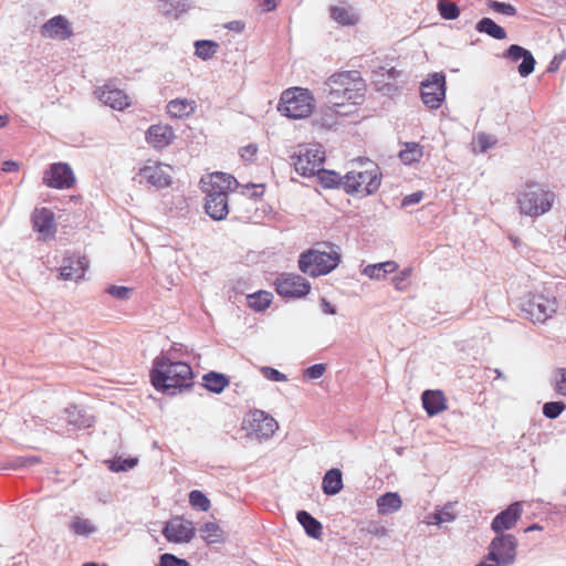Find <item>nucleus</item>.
Returning a JSON list of instances; mask_svg holds the SVG:
<instances>
[{"instance_id": "nucleus-8", "label": "nucleus", "mask_w": 566, "mask_h": 566, "mask_svg": "<svg viewBox=\"0 0 566 566\" xmlns=\"http://www.w3.org/2000/svg\"><path fill=\"white\" fill-rule=\"evenodd\" d=\"M522 310L533 322L544 323L556 313L557 301L554 296L533 293L523 303Z\"/></svg>"}, {"instance_id": "nucleus-22", "label": "nucleus", "mask_w": 566, "mask_h": 566, "mask_svg": "<svg viewBox=\"0 0 566 566\" xmlns=\"http://www.w3.org/2000/svg\"><path fill=\"white\" fill-rule=\"evenodd\" d=\"M174 138L175 133L168 125H151L146 133V140L157 149L167 147Z\"/></svg>"}, {"instance_id": "nucleus-58", "label": "nucleus", "mask_w": 566, "mask_h": 566, "mask_svg": "<svg viewBox=\"0 0 566 566\" xmlns=\"http://www.w3.org/2000/svg\"><path fill=\"white\" fill-rule=\"evenodd\" d=\"M379 264L382 269V273L385 274V276L389 273H394L398 269V264L395 261H386Z\"/></svg>"}, {"instance_id": "nucleus-56", "label": "nucleus", "mask_w": 566, "mask_h": 566, "mask_svg": "<svg viewBox=\"0 0 566 566\" xmlns=\"http://www.w3.org/2000/svg\"><path fill=\"white\" fill-rule=\"evenodd\" d=\"M256 151H258L256 145L250 144L248 146L242 147L240 150V154L244 160H252L254 158V156L256 155Z\"/></svg>"}, {"instance_id": "nucleus-53", "label": "nucleus", "mask_w": 566, "mask_h": 566, "mask_svg": "<svg viewBox=\"0 0 566 566\" xmlns=\"http://www.w3.org/2000/svg\"><path fill=\"white\" fill-rule=\"evenodd\" d=\"M363 273L365 275H367L368 277L375 279V280H381V279L386 277L385 274L382 273V269L379 263L367 265L364 269Z\"/></svg>"}, {"instance_id": "nucleus-7", "label": "nucleus", "mask_w": 566, "mask_h": 566, "mask_svg": "<svg viewBox=\"0 0 566 566\" xmlns=\"http://www.w3.org/2000/svg\"><path fill=\"white\" fill-rule=\"evenodd\" d=\"M517 538L512 534H496L488 547L486 560L500 566H511L516 560Z\"/></svg>"}, {"instance_id": "nucleus-14", "label": "nucleus", "mask_w": 566, "mask_h": 566, "mask_svg": "<svg viewBox=\"0 0 566 566\" xmlns=\"http://www.w3.org/2000/svg\"><path fill=\"white\" fill-rule=\"evenodd\" d=\"M43 182L50 188L69 189L75 182V176L70 165L55 163L44 172Z\"/></svg>"}, {"instance_id": "nucleus-40", "label": "nucleus", "mask_w": 566, "mask_h": 566, "mask_svg": "<svg viewBox=\"0 0 566 566\" xmlns=\"http://www.w3.org/2000/svg\"><path fill=\"white\" fill-rule=\"evenodd\" d=\"M157 8L160 13L164 15H171L175 14L178 17V12H185V3L181 2H174L172 0H158Z\"/></svg>"}, {"instance_id": "nucleus-38", "label": "nucleus", "mask_w": 566, "mask_h": 566, "mask_svg": "<svg viewBox=\"0 0 566 566\" xmlns=\"http://www.w3.org/2000/svg\"><path fill=\"white\" fill-rule=\"evenodd\" d=\"M272 302V294L266 291H259L251 295H248L249 307L261 312L270 306Z\"/></svg>"}, {"instance_id": "nucleus-24", "label": "nucleus", "mask_w": 566, "mask_h": 566, "mask_svg": "<svg viewBox=\"0 0 566 566\" xmlns=\"http://www.w3.org/2000/svg\"><path fill=\"white\" fill-rule=\"evenodd\" d=\"M205 211L216 221L224 220L229 213L228 195L206 197Z\"/></svg>"}, {"instance_id": "nucleus-59", "label": "nucleus", "mask_w": 566, "mask_h": 566, "mask_svg": "<svg viewBox=\"0 0 566 566\" xmlns=\"http://www.w3.org/2000/svg\"><path fill=\"white\" fill-rule=\"evenodd\" d=\"M321 308L325 314H336V307L332 305L326 298L321 300Z\"/></svg>"}, {"instance_id": "nucleus-27", "label": "nucleus", "mask_w": 566, "mask_h": 566, "mask_svg": "<svg viewBox=\"0 0 566 566\" xmlns=\"http://www.w3.org/2000/svg\"><path fill=\"white\" fill-rule=\"evenodd\" d=\"M343 474L339 469L333 468L328 470L322 482V490L326 495H336L343 489Z\"/></svg>"}, {"instance_id": "nucleus-51", "label": "nucleus", "mask_w": 566, "mask_h": 566, "mask_svg": "<svg viewBox=\"0 0 566 566\" xmlns=\"http://www.w3.org/2000/svg\"><path fill=\"white\" fill-rule=\"evenodd\" d=\"M325 371H326L325 364H315L304 370V378L311 379V380L318 379L324 375Z\"/></svg>"}, {"instance_id": "nucleus-1", "label": "nucleus", "mask_w": 566, "mask_h": 566, "mask_svg": "<svg viewBox=\"0 0 566 566\" xmlns=\"http://www.w3.org/2000/svg\"><path fill=\"white\" fill-rule=\"evenodd\" d=\"M193 371L185 361H174L160 355L153 361L150 381L157 391L176 395L193 385Z\"/></svg>"}, {"instance_id": "nucleus-46", "label": "nucleus", "mask_w": 566, "mask_h": 566, "mask_svg": "<svg viewBox=\"0 0 566 566\" xmlns=\"http://www.w3.org/2000/svg\"><path fill=\"white\" fill-rule=\"evenodd\" d=\"M554 389L566 397V368H557L554 373Z\"/></svg>"}, {"instance_id": "nucleus-18", "label": "nucleus", "mask_w": 566, "mask_h": 566, "mask_svg": "<svg viewBox=\"0 0 566 566\" xmlns=\"http://www.w3.org/2000/svg\"><path fill=\"white\" fill-rule=\"evenodd\" d=\"M97 98L109 107L123 111L129 106V97L122 91L106 84L95 91Z\"/></svg>"}, {"instance_id": "nucleus-15", "label": "nucleus", "mask_w": 566, "mask_h": 566, "mask_svg": "<svg viewBox=\"0 0 566 566\" xmlns=\"http://www.w3.org/2000/svg\"><path fill=\"white\" fill-rule=\"evenodd\" d=\"M40 33L46 39L64 41L73 36V29L71 22L64 15L59 14L43 23Z\"/></svg>"}, {"instance_id": "nucleus-63", "label": "nucleus", "mask_w": 566, "mask_h": 566, "mask_svg": "<svg viewBox=\"0 0 566 566\" xmlns=\"http://www.w3.org/2000/svg\"><path fill=\"white\" fill-rule=\"evenodd\" d=\"M1 169L4 172H12V171H17L19 169V165L17 161L7 160V161L2 163Z\"/></svg>"}, {"instance_id": "nucleus-19", "label": "nucleus", "mask_w": 566, "mask_h": 566, "mask_svg": "<svg viewBox=\"0 0 566 566\" xmlns=\"http://www.w3.org/2000/svg\"><path fill=\"white\" fill-rule=\"evenodd\" d=\"M505 57L512 60L513 62H517L522 60V63L518 65V73L522 77L528 76L533 73L535 67V59L531 51L524 49L521 45L512 44L505 52Z\"/></svg>"}, {"instance_id": "nucleus-31", "label": "nucleus", "mask_w": 566, "mask_h": 566, "mask_svg": "<svg viewBox=\"0 0 566 566\" xmlns=\"http://www.w3.org/2000/svg\"><path fill=\"white\" fill-rule=\"evenodd\" d=\"M402 505L401 497L398 493L387 492L377 499L378 512L387 515L398 511Z\"/></svg>"}, {"instance_id": "nucleus-42", "label": "nucleus", "mask_w": 566, "mask_h": 566, "mask_svg": "<svg viewBox=\"0 0 566 566\" xmlns=\"http://www.w3.org/2000/svg\"><path fill=\"white\" fill-rule=\"evenodd\" d=\"M189 503L192 507L198 509L202 512H207L210 509V501L206 494L199 490H193L189 494Z\"/></svg>"}, {"instance_id": "nucleus-10", "label": "nucleus", "mask_w": 566, "mask_h": 566, "mask_svg": "<svg viewBox=\"0 0 566 566\" xmlns=\"http://www.w3.org/2000/svg\"><path fill=\"white\" fill-rule=\"evenodd\" d=\"M446 98V76L434 73L421 84V99L426 106L437 109Z\"/></svg>"}, {"instance_id": "nucleus-30", "label": "nucleus", "mask_w": 566, "mask_h": 566, "mask_svg": "<svg viewBox=\"0 0 566 566\" xmlns=\"http://www.w3.org/2000/svg\"><path fill=\"white\" fill-rule=\"evenodd\" d=\"M202 381V386L207 390L218 395L221 394L230 384L229 378L224 374L217 371H209L203 375Z\"/></svg>"}, {"instance_id": "nucleus-20", "label": "nucleus", "mask_w": 566, "mask_h": 566, "mask_svg": "<svg viewBox=\"0 0 566 566\" xmlns=\"http://www.w3.org/2000/svg\"><path fill=\"white\" fill-rule=\"evenodd\" d=\"M250 428L258 437L269 438L277 429V422L264 411L254 410L251 413Z\"/></svg>"}, {"instance_id": "nucleus-41", "label": "nucleus", "mask_w": 566, "mask_h": 566, "mask_svg": "<svg viewBox=\"0 0 566 566\" xmlns=\"http://www.w3.org/2000/svg\"><path fill=\"white\" fill-rule=\"evenodd\" d=\"M438 10L440 15L446 20H454L460 14L459 7L452 1L440 0L438 2Z\"/></svg>"}, {"instance_id": "nucleus-5", "label": "nucleus", "mask_w": 566, "mask_h": 566, "mask_svg": "<svg viewBox=\"0 0 566 566\" xmlns=\"http://www.w3.org/2000/svg\"><path fill=\"white\" fill-rule=\"evenodd\" d=\"M367 166L364 170H352L345 175L344 190L347 193L367 196L378 190L380 186L379 167L369 160H367Z\"/></svg>"}, {"instance_id": "nucleus-23", "label": "nucleus", "mask_w": 566, "mask_h": 566, "mask_svg": "<svg viewBox=\"0 0 566 566\" xmlns=\"http://www.w3.org/2000/svg\"><path fill=\"white\" fill-rule=\"evenodd\" d=\"M421 400L423 409L430 417L437 416L448 408L447 399L441 390H424Z\"/></svg>"}, {"instance_id": "nucleus-44", "label": "nucleus", "mask_w": 566, "mask_h": 566, "mask_svg": "<svg viewBox=\"0 0 566 566\" xmlns=\"http://www.w3.org/2000/svg\"><path fill=\"white\" fill-rule=\"evenodd\" d=\"M331 17L333 20L344 25H350L355 23V19L350 15L348 10L342 7H332Z\"/></svg>"}, {"instance_id": "nucleus-28", "label": "nucleus", "mask_w": 566, "mask_h": 566, "mask_svg": "<svg viewBox=\"0 0 566 566\" xmlns=\"http://www.w3.org/2000/svg\"><path fill=\"white\" fill-rule=\"evenodd\" d=\"M33 228L40 233H48L54 227V214L48 208L35 209L32 213Z\"/></svg>"}, {"instance_id": "nucleus-64", "label": "nucleus", "mask_w": 566, "mask_h": 566, "mask_svg": "<svg viewBox=\"0 0 566 566\" xmlns=\"http://www.w3.org/2000/svg\"><path fill=\"white\" fill-rule=\"evenodd\" d=\"M368 532L376 536H384L387 531L384 526H374V528L369 530Z\"/></svg>"}, {"instance_id": "nucleus-62", "label": "nucleus", "mask_w": 566, "mask_h": 566, "mask_svg": "<svg viewBox=\"0 0 566 566\" xmlns=\"http://www.w3.org/2000/svg\"><path fill=\"white\" fill-rule=\"evenodd\" d=\"M226 28L237 33H240L244 29V23L242 21L234 20L227 23Z\"/></svg>"}, {"instance_id": "nucleus-16", "label": "nucleus", "mask_w": 566, "mask_h": 566, "mask_svg": "<svg viewBox=\"0 0 566 566\" xmlns=\"http://www.w3.org/2000/svg\"><path fill=\"white\" fill-rule=\"evenodd\" d=\"M523 513L521 502L510 504L505 510L501 511L491 522V530L496 534H505L504 531L515 526Z\"/></svg>"}, {"instance_id": "nucleus-4", "label": "nucleus", "mask_w": 566, "mask_h": 566, "mask_svg": "<svg viewBox=\"0 0 566 566\" xmlns=\"http://www.w3.org/2000/svg\"><path fill=\"white\" fill-rule=\"evenodd\" d=\"M314 107V97L307 88L291 87L282 93L277 111L289 118L301 119L310 116Z\"/></svg>"}, {"instance_id": "nucleus-2", "label": "nucleus", "mask_w": 566, "mask_h": 566, "mask_svg": "<svg viewBox=\"0 0 566 566\" xmlns=\"http://www.w3.org/2000/svg\"><path fill=\"white\" fill-rule=\"evenodd\" d=\"M322 91L327 103L335 107H343L346 103L358 105L365 98L366 83L359 71H342L331 75Z\"/></svg>"}, {"instance_id": "nucleus-57", "label": "nucleus", "mask_w": 566, "mask_h": 566, "mask_svg": "<svg viewBox=\"0 0 566 566\" xmlns=\"http://www.w3.org/2000/svg\"><path fill=\"white\" fill-rule=\"evenodd\" d=\"M245 189H253V191L249 195L251 198H261L264 193V185L262 184H250L244 186Z\"/></svg>"}, {"instance_id": "nucleus-35", "label": "nucleus", "mask_w": 566, "mask_h": 566, "mask_svg": "<svg viewBox=\"0 0 566 566\" xmlns=\"http://www.w3.org/2000/svg\"><path fill=\"white\" fill-rule=\"evenodd\" d=\"M399 157L406 165L417 163L422 157V147L418 143H406L405 148L399 153Z\"/></svg>"}, {"instance_id": "nucleus-11", "label": "nucleus", "mask_w": 566, "mask_h": 566, "mask_svg": "<svg viewBox=\"0 0 566 566\" xmlns=\"http://www.w3.org/2000/svg\"><path fill=\"white\" fill-rule=\"evenodd\" d=\"M275 290L284 298H301L311 291L310 283L297 274H282L275 281Z\"/></svg>"}, {"instance_id": "nucleus-50", "label": "nucleus", "mask_w": 566, "mask_h": 566, "mask_svg": "<svg viewBox=\"0 0 566 566\" xmlns=\"http://www.w3.org/2000/svg\"><path fill=\"white\" fill-rule=\"evenodd\" d=\"M106 292L117 300H128L132 294V289L126 286L111 285Z\"/></svg>"}, {"instance_id": "nucleus-49", "label": "nucleus", "mask_w": 566, "mask_h": 566, "mask_svg": "<svg viewBox=\"0 0 566 566\" xmlns=\"http://www.w3.org/2000/svg\"><path fill=\"white\" fill-rule=\"evenodd\" d=\"M159 566H189V563L174 554L165 553L160 555Z\"/></svg>"}, {"instance_id": "nucleus-32", "label": "nucleus", "mask_w": 566, "mask_h": 566, "mask_svg": "<svg viewBox=\"0 0 566 566\" xmlns=\"http://www.w3.org/2000/svg\"><path fill=\"white\" fill-rule=\"evenodd\" d=\"M317 175L318 181L323 188L334 189V188H343L344 189V180L345 176H340L338 172L334 170L323 169L322 166L319 170L315 172Z\"/></svg>"}, {"instance_id": "nucleus-6", "label": "nucleus", "mask_w": 566, "mask_h": 566, "mask_svg": "<svg viewBox=\"0 0 566 566\" xmlns=\"http://www.w3.org/2000/svg\"><path fill=\"white\" fill-rule=\"evenodd\" d=\"M338 263L339 255L336 252L327 253L317 250L303 252L298 259L300 270L314 277L332 272Z\"/></svg>"}, {"instance_id": "nucleus-25", "label": "nucleus", "mask_w": 566, "mask_h": 566, "mask_svg": "<svg viewBox=\"0 0 566 566\" xmlns=\"http://www.w3.org/2000/svg\"><path fill=\"white\" fill-rule=\"evenodd\" d=\"M64 417L69 424L85 429L92 427L94 418L86 413V411L78 406H71L64 409Z\"/></svg>"}, {"instance_id": "nucleus-17", "label": "nucleus", "mask_w": 566, "mask_h": 566, "mask_svg": "<svg viewBox=\"0 0 566 566\" xmlns=\"http://www.w3.org/2000/svg\"><path fill=\"white\" fill-rule=\"evenodd\" d=\"M209 181H206L205 178L201 179L202 190L206 193V197H216V195H228L232 185L238 186L237 179L226 172H213L209 175Z\"/></svg>"}, {"instance_id": "nucleus-29", "label": "nucleus", "mask_w": 566, "mask_h": 566, "mask_svg": "<svg viewBox=\"0 0 566 566\" xmlns=\"http://www.w3.org/2000/svg\"><path fill=\"white\" fill-rule=\"evenodd\" d=\"M297 522L303 526L307 536L318 539L323 534L322 523L313 517L306 511H298L296 514Z\"/></svg>"}, {"instance_id": "nucleus-9", "label": "nucleus", "mask_w": 566, "mask_h": 566, "mask_svg": "<svg viewBox=\"0 0 566 566\" xmlns=\"http://www.w3.org/2000/svg\"><path fill=\"white\" fill-rule=\"evenodd\" d=\"M325 160L324 151L321 149L302 148L291 156L292 165L297 174L303 177L315 175Z\"/></svg>"}, {"instance_id": "nucleus-13", "label": "nucleus", "mask_w": 566, "mask_h": 566, "mask_svg": "<svg viewBox=\"0 0 566 566\" xmlns=\"http://www.w3.org/2000/svg\"><path fill=\"white\" fill-rule=\"evenodd\" d=\"M138 182L146 184L157 189L166 188L171 184L170 175L165 170L163 164L148 161L137 174Z\"/></svg>"}, {"instance_id": "nucleus-33", "label": "nucleus", "mask_w": 566, "mask_h": 566, "mask_svg": "<svg viewBox=\"0 0 566 566\" xmlns=\"http://www.w3.org/2000/svg\"><path fill=\"white\" fill-rule=\"evenodd\" d=\"M480 33H486L493 39L503 40L506 38V31L496 24L491 18H482L475 27Z\"/></svg>"}, {"instance_id": "nucleus-61", "label": "nucleus", "mask_w": 566, "mask_h": 566, "mask_svg": "<svg viewBox=\"0 0 566 566\" xmlns=\"http://www.w3.org/2000/svg\"><path fill=\"white\" fill-rule=\"evenodd\" d=\"M280 0H262L261 7L264 12L273 11L279 6Z\"/></svg>"}, {"instance_id": "nucleus-34", "label": "nucleus", "mask_w": 566, "mask_h": 566, "mask_svg": "<svg viewBox=\"0 0 566 566\" xmlns=\"http://www.w3.org/2000/svg\"><path fill=\"white\" fill-rule=\"evenodd\" d=\"M200 532L202 534V538L209 543H219L223 541L224 532L223 530L214 522H207L200 527Z\"/></svg>"}, {"instance_id": "nucleus-52", "label": "nucleus", "mask_w": 566, "mask_h": 566, "mask_svg": "<svg viewBox=\"0 0 566 566\" xmlns=\"http://www.w3.org/2000/svg\"><path fill=\"white\" fill-rule=\"evenodd\" d=\"M261 371L265 378L272 381H285L287 379L284 374L272 367H263Z\"/></svg>"}, {"instance_id": "nucleus-3", "label": "nucleus", "mask_w": 566, "mask_h": 566, "mask_svg": "<svg viewBox=\"0 0 566 566\" xmlns=\"http://www.w3.org/2000/svg\"><path fill=\"white\" fill-rule=\"evenodd\" d=\"M555 201V193L537 182H527L517 196L522 214L539 217L548 212Z\"/></svg>"}, {"instance_id": "nucleus-43", "label": "nucleus", "mask_w": 566, "mask_h": 566, "mask_svg": "<svg viewBox=\"0 0 566 566\" xmlns=\"http://www.w3.org/2000/svg\"><path fill=\"white\" fill-rule=\"evenodd\" d=\"M138 460L136 458H116L107 461L108 468L113 472L127 471L133 469L137 464Z\"/></svg>"}, {"instance_id": "nucleus-21", "label": "nucleus", "mask_w": 566, "mask_h": 566, "mask_svg": "<svg viewBox=\"0 0 566 566\" xmlns=\"http://www.w3.org/2000/svg\"><path fill=\"white\" fill-rule=\"evenodd\" d=\"M87 268L88 261L85 256H69L64 258L60 274L63 280L77 281L84 276Z\"/></svg>"}, {"instance_id": "nucleus-45", "label": "nucleus", "mask_w": 566, "mask_h": 566, "mask_svg": "<svg viewBox=\"0 0 566 566\" xmlns=\"http://www.w3.org/2000/svg\"><path fill=\"white\" fill-rule=\"evenodd\" d=\"M566 405L563 401H549L543 406V415L548 419H556L565 410Z\"/></svg>"}, {"instance_id": "nucleus-48", "label": "nucleus", "mask_w": 566, "mask_h": 566, "mask_svg": "<svg viewBox=\"0 0 566 566\" xmlns=\"http://www.w3.org/2000/svg\"><path fill=\"white\" fill-rule=\"evenodd\" d=\"M489 8L495 12L513 17L516 14V8L510 3L500 2L495 0L489 1Z\"/></svg>"}, {"instance_id": "nucleus-12", "label": "nucleus", "mask_w": 566, "mask_h": 566, "mask_svg": "<svg viewBox=\"0 0 566 566\" xmlns=\"http://www.w3.org/2000/svg\"><path fill=\"white\" fill-rule=\"evenodd\" d=\"M163 535L171 543H189L195 537L196 530L192 522L175 516L165 524Z\"/></svg>"}, {"instance_id": "nucleus-36", "label": "nucleus", "mask_w": 566, "mask_h": 566, "mask_svg": "<svg viewBox=\"0 0 566 566\" xmlns=\"http://www.w3.org/2000/svg\"><path fill=\"white\" fill-rule=\"evenodd\" d=\"M350 111L343 112L340 111V107H335L332 105V107H328L325 112L322 113L317 123L324 128H333L338 124V116H345L348 115Z\"/></svg>"}, {"instance_id": "nucleus-47", "label": "nucleus", "mask_w": 566, "mask_h": 566, "mask_svg": "<svg viewBox=\"0 0 566 566\" xmlns=\"http://www.w3.org/2000/svg\"><path fill=\"white\" fill-rule=\"evenodd\" d=\"M455 518L453 512V505L451 503L446 504L441 510L434 513L436 524H442L444 522H451Z\"/></svg>"}, {"instance_id": "nucleus-60", "label": "nucleus", "mask_w": 566, "mask_h": 566, "mask_svg": "<svg viewBox=\"0 0 566 566\" xmlns=\"http://www.w3.org/2000/svg\"><path fill=\"white\" fill-rule=\"evenodd\" d=\"M478 143L481 151H486L492 146V143L489 140V136L484 134L479 135Z\"/></svg>"}, {"instance_id": "nucleus-39", "label": "nucleus", "mask_w": 566, "mask_h": 566, "mask_svg": "<svg viewBox=\"0 0 566 566\" xmlns=\"http://www.w3.org/2000/svg\"><path fill=\"white\" fill-rule=\"evenodd\" d=\"M71 530L76 535L88 536L96 531V527L87 518L74 517L71 523Z\"/></svg>"}, {"instance_id": "nucleus-37", "label": "nucleus", "mask_w": 566, "mask_h": 566, "mask_svg": "<svg viewBox=\"0 0 566 566\" xmlns=\"http://www.w3.org/2000/svg\"><path fill=\"white\" fill-rule=\"evenodd\" d=\"M195 54L203 61L211 59L218 51L219 44L212 40H199L195 42Z\"/></svg>"}, {"instance_id": "nucleus-54", "label": "nucleus", "mask_w": 566, "mask_h": 566, "mask_svg": "<svg viewBox=\"0 0 566 566\" xmlns=\"http://www.w3.org/2000/svg\"><path fill=\"white\" fill-rule=\"evenodd\" d=\"M423 195V191H416L410 195H407L406 197H403L401 201V207L406 208L419 203L422 200Z\"/></svg>"}, {"instance_id": "nucleus-26", "label": "nucleus", "mask_w": 566, "mask_h": 566, "mask_svg": "<svg viewBox=\"0 0 566 566\" xmlns=\"http://www.w3.org/2000/svg\"><path fill=\"white\" fill-rule=\"evenodd\" d=\"M197 103L188 98H175L168 102L167 113L174 118H184L192 115L196 111Z\"/></svg>"}, {"instance_id": "nucleus-55", "label": "nucleus", "mask_w": 566, "mask_h": 566, "mask_svg": "<svg viewBox=\"0 0 566 566\" xmlns=\"http://www.w3.org/2000/svg\"><path fill=\"white\" fill-rule=\"evenodd\" d=\"M410 274V270H403L399 275L392 279V282L397 290L402 291L407 287V277Z\"/></svg>"}]
</instances>
